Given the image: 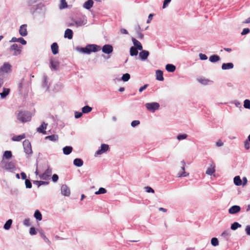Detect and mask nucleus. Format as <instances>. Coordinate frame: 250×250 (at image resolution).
Instances as JSON below:
<instances>
[{"instance_id":"obj_26","label":"nucleus","mask_w":250,"mask_h":250,"mask_svg":"<svg viewBox=\"0 0 250 250\" xmlns=\"http://www.w3.org/2000/svg\"><path fill=\"white\" fill-rule=\"evenodd\" d=\"M74 165L77 167H80L83 165V162L81 159L76 158L74 160Z\"/></svg>"},{"instance_id":"obj_11","label":"nucleus","mask_w":250,"mask_h":250,"mask_svg":"<svg viewBox=\"0 0 250 250\" xmlns=\"http://www.w3.org/2000/svg\"><path fill=\"white\" fill-rule=\"evenodd\" d=\"M86 23V20L83 19H79L78 20L74 21V23L70 24V26H72L74 25H76L77 26H81L82 25H84Z\"/></svg>"},{"instance_id":"obj_38","label":"nucleus","mask_w":250,"mask_h":250,"mask_svg":"<svg viewBox=\"0 0 250 250\" xmlns=\"http://www.w3.org/2000/svg\"><path fill=\"white\" fill-rule=\"evenodd\" d=\"M211 244L213 246H217L219 245V241L217 238L213 237L211 240Z\"/></svg>"},{"instance_id":"obj_53","label":"nucleus","mask_w":250,"mask_h":250,"mask_svg":"<svg viewBox=\"0 0 250 250\" xmlns=\"http://www.w3.org/2000/svg\"><path fill=\"white\" fill-rule=\"evenodd\" d=\"M250 30L248 28H244L242 32L241 33V34L242 35H246V34L249 33L250 32Z\"/></svg>"},{"instance_id":"obj_47","label":"nucleus","mask_w":250,"mask_h":250,"mask_svg":"<svg viewBox=\"0 0 250 250\" xmlns=\"http://www.w3.org/2000/svg\"><path fill=\"white\" fill-rule=\"evenodd\" d=\"M34 183L38 184V187H40L42 185H47L48 184V182L41 181H36L34 182Z\"/></svg>"},{"instance_id":"obj_19","label":"nucleus","mask_w":250,"mask_h":250,"mask_svg":"<svg viewBox=\"0 0 250 250\" xmlns=\"http://www.w3.org/2000/svg\"><path fill=\"white\" fill-rule=\"evenodd\" d=\"M51 50L52 53L54 55H56L59 52V46L58 44L56 42H54L52 44L51 46Z\"/></svg>"},{"instance_id":"obj_21","label":"nucleus","mask_w":250,"mask_h":250,"mask_svg":"<svg viewBox=\"0 0 250 250\" xmlns=\"http://www.w3.org/2000/svg\"><path fill=\"white\" fill-rule=\"evenodd\" d=\"M156 79L158 81H163L164 80L163 71L158 70L156 71Z\"/></svg>"},{"instance_id":"obj_24","label":"nucleus","mask_w":250,"mask_h":250,"mask_svg":"<svg viewBox=\"0 0 250 250\" xmlns=\"http://www.w3.org/2000/svg\"><path fill=\"white\" fill-rule=\"evenodd\" d=\"M10 89L7 88H3V91L0 93V97L2 99L5 98L9 93Z\"/></svg>"},{"instance_id":"obj_23","label":"nucleus","mask_w":250,"mask_h":250,"mask_svg":"<svg viewBox=\"0 0 250 250\" xmlns=\"http://www.w3.org/2000/svg\"><path fill=\"white\" fill-rule=\"evenodd\" d=\"M215 166L214 165H211L210 167H208L206 170V174L209 175H211L215 172Z\"/></svg>"},{"instance_id":"obj_59","label":"nucleus","mask_w":250,"mask_h":250,"mask_svg":"<svg viewBox=\"0 0 250 250\" xmlns=\"http://www.w3.org/2000/svg\"><path fill=\"white\" fill-rule=\"evenodd\" d=\"M148 86V84H145L143 86H142L140 88L139 91L140 92H142L144 90H145Z\"/></svg>"},{"instance_id":"obj_39","label":"nucleus","mask_w":250,"mask_h":250,"mask_svg":"<svg viewBox=\"0 0 250 250\" xmlns=\"http://www.w3.org/2000/svg\"><path fill=\"white\" fill-rule=\"evenodd\" d=\"M34 216L36 219H42V215L39 210L35 211Z\"/></svg>"},{"instance_id":"obj_40","label":"nucleus","mask_w":250,"mask_h":250,"mask_svg":"<svg viewBox=\"0 0 250 250\" xmlns=\"http://www.w3.org/2000/svg\"><path fill=\"white\" fill-rule=\"evenodd\" d=\"M241 225L237 222H234L231 226V229L232 230H235L238 228L241 227Z\"/></svg>"},{"instance_id":"obj_44","label":"nucleus","mask_w":250,"mask_h":250,"mask_svg":"<svg viewBox=\"0 0 250 250\" xmlns=\"http://www.w3.org/2000/svg\"><path fill=\"white\" fill-rule=\"evenodd\" d=\"M244 106L246 108L250 109V100H245L244 101Z\"/></svg>"},{"instance_id":"obj_33","label":"nucleus","mask_w":250,"mask_h":250,"mask_svg":"<svg viewBox=\"0 0 250 250\" xmlns=\"http://www.w3.org/2000/svg\"><path fill=\"white\" fill-rule=\"evenodd\" d=\"M234 183L236 186H240L242 185V180L239 176H235L234 178Z\"/></svg>"},{"instance_id":"obj_50","label":"nucleus","mask_w":250,"mask_h":250,"mask_svg":"<svg viewBox=\"0 0 250 250\" xmlns=\"http://www.w3.org/2000/svg\"><path fill=\"white\" fill-rule=\"evenodd\" d=\"M21 43L23 45H25L26 44V41L22 38H18V42Z\"/></svg>"},{"instance_id":"obj_63","label":"nucleus","mask_w":250,"mask_h":250,"mask_svg":"<svg viewBox=\"0 0 250 250\" xmlns=\"http://www.w3.org/2000/svg\"><path fill=\"white\" fill-rule=\"evenodd\" d=\"M144 37V35L142 33H141V32H138V35H137V38L140 39H142Z\"/></svg>"},{"instance_id":"obj_10","label":"nucleus","mask_w":250,"mask_h":250,"mask_svg":"<svg viewBox=\"0 0 250 250\" xmlns=\"http://www.w3.org/2000/svg\"><path fill=\"white\" fill-rule=\"evenodd\" d=\"M102 51L105 54H110L113 51V47L109 44H105L102 48Z\"/></svg>"},{"instance_id":"obj_5","label":"nucleus","mask_w":250,"mask_h":250,"mask_svg":"<svg viewBox=\"0 0 250 250\" xmlns=\"http://www.w3.org/2000/svg\"><path fill=\"white\" fill-rule=\"evenodd\" d=\"M21 47L19 46L17 44H13L11 46L10 49L11 51H14V52L13 53V55L17 56L21 54Z\"/></svg>"},{"instance_id":"obj_37","label":"nucleus","mask_w":250,"mask_h":250,"mask_svg":"<svg viewBox=\"0 0 250 250\" xmlns=\"http://www.w3.org/2000/svg\"><path fill=\"white\" fill-rule=\"evenodd\" d=\"M12 223V220H8L6 222L5 225H4V228L5 229H9L11 227V225Z\"/></svg>"},{"instance_id":"obj_1","label":"nucleus","mask_w":250,"mask_h":250,"mask_svg":"<svg viewBox=\"0 0 250 250\" xmlns=\"http://www.w3.org/2000/svg\"><path fill=\"white\" fill-rule=\"evenodd\" d=\"M17 119L21 123L29 122L31 119V115L29 112L27 111H19L17 114Z\"/></svg>"},{"instance_id":"obj_3","label":"nucleus","mask_w":250,"mask_h":250,"mask_svg":"<svg viewBox=\"0 0 250 250\" xmlns=\"http://www.w3.org/2000/svg\"><path fill=\"white\" fill-rule=\"evenodd\" d=\"M23 146L25 153L27 155H30L33 153L31 144L28 140H25L23 142Z\"/></svg>"},{"instance_id":"obj_14","label":"nucleus","mask_w":250,"mask_h":250,"mask_svg":"<svg viewBox=\"0 0 250 250\" xmlns=\"http://www.w3.org/2000/svg\"><path fill=\"white\" fill-rule=\"evenodd\" d=\"M181 169L183 171V172L181 173H178V177H186L188 175V173H187L185 171V167L186 166V163L184 161H182L181 162Z\"/></svg>"},{"instance_id":"obj_31","label":"nucleus","mask_w":250,"mask_h":250,"mask_svg":"<svg viewBox=\"0 0 250 250\" xmlns=\"http://www.w3.org/2000/svg\"><path fill=\"white\" fill-rule=\"evenodd\" d=\"M166 69L168 72H173L175 70L176 67L173 64H167L166 66Z\"/></svg>"},{"instance_id":"obj_62","label":"nucleus","mask_w":250,"mask_h":250,"mask_svg":"<svg viewBox=\"0 0 250 250\" xmlns=\"http://www.w3.org/2000/svg\"><path fill=\"white\" fill-rule=\"evenodd\" d=\"M121 33L123 34H128V32L125 29H121Z\"/></svg>"},{"instance_id":"obj_51","label":"nucleus","mask_w":250,"mask_h":250,"mask_svg":"<svg viewBox=\"0 0 250 250\" xmlns=\"http://www.w3.org/2000/svg\"><path fill=\"white\" fill-rule=\"evenodd\" d=\"M200 59L202 60H206L208 59L207 56L205 54L200 53L199 55Z\"/></svg>"},{"instance_id":"obj_41","label":"nucleus","mask_w":250,"mask_h":250,"mask_svg":"<svg viewBox=\"0 0 250 250\" xmlns=\"http://www.w3.org/2000/svg\"><path fill=\"white\" fill-rule=\"evenodd\" d=\"M67 7V4L65 0H61V4L60 5V9H63L66 8Z\"/></svg>"},{"instance_id":"obj_20","label":"nucleus","mask_w":250,"mask_h":250,"mask_svg":"<svg viewBox=\"0 0 250 250\" xmlns=\"http://www.w3.org/2000/svg\"><path fill=\"white\" fill-rule=\"evenodd\" d=\"M240 210V207L238 206H233L229 209V212L231 214L236 213Z\"/></svg>"},{"instance_id":"obj_48","label":"nucleus","mask_w":250,"mask_h":250,"mask_svg":"<svg viewBox=\"0 0 250 250\" xmlns=\"http://www.w3.org/2000/svg\"><path fill=\"white\" fill-rule=\"evenodd\" d=\"M29 233L31 235H35L37 234V231L34 227H31L30 229Z\"/></svg>"},{"instance_id":"obj_2","label":"nucleus","mask_w":250,"mask_h":250,"mask_svg":"<svg viewBox=\"0 0 250 250\" xmlns=\"http://www.w3.org/2000/svg\"><path fill=\"white\" fill-rule=\"evenodd\" d=\"M99 46L95 44H90L87 45L85 47L81 48L80 49L81 52L86 53L90 54L91 52H95L98 50V48Z\"/></svg>"},{"instance_id":"obj_16","label":"nucleus","mask_w":250,"mask_h":250,"mask_svg":"<svg viewBox=\"0 0 250 250\" xmlns=\"http://www.w3.org/2000/svg\"><path fill=\"white\" fill-rule=\"evenodd\" d=\"M47 125V124H45V123H43L42 124V125L37 128V131L40 133H42L43 134H46V131H45V129L46 128Z\"/></svg>"},{"instance_id":"obj_55","label":"nucleus","mask_w":250,"mask_h":250,"mask_svg":"<svg viewBox=\"0 0 250 250\" xmlns=\"http://www.w3.org/2000/svg\"><path fill=\"white\" fill-rule=\"evenodd\" d=\"M82 115L83 113L82 112H76L75 113V117L76 118H79L82 116Z\"/></svg>"},{"instance_id":"obj_30","label":"nucleus","mask_w":250,"mask_h":250,"mask_svg":"<svg viewBox=\"0 0 250 250\" xmlns=\"http://www.w3.org/2000/svg\"><path fill=\"white\" fill-rule=\"evenodd\" d=\"M220 57L216 55H212V56H210V57L209 58V61L212 62H217L220 61Z\"/></svg>"},{"instance_id":"obj_27","label":"nucleus","mask_w":250,"mask_h":250,"mask_svg":"<svg viewBox=\"0 0 250 250\" xmlns=\"http://www.w3.org/2000/svg\"><path fill=\"white\" fill-rule=\"evenodd\" d=\"M51 67V68L55 70H57L59 67V63L57 62H54L53 60L50 61Z\"/></svg>"},{"instance_id":"obj_52","label":"nucleus","mask_w":250,"mask_h":250,"mask_svg":"<svg viewBox=\"0 0 250 250\" xmlns=\"http://www.w3.org/2000/svg\"><path fill=\"white\" fill-rule=\"evenodd\" d=\"M140 124V121L138 120H135L132 122L131 126L133 127H135L138 125Z\"/></svg>"},{"instance_id":"obj_64","label":"nucleus","mask_w":250,"mask_h":250,"mask_svg":"<svg viewBox=\"0 0 250 250\" xmlns=\"http://www.w3.org/2000/svg\"><path fill=\"white\" fill-rule=\"evenodd\" d=\"M21 178H22V179H25V180L26 179V174L25 173L22 172L21 173Z\"/></svg>"},{"instance_id":"obj_60","label":"nucleus","mask_w":250,"mask_h":250,"mask_svg":"<svg viewBox=\"0 0 250 250\" xmlns=\"http://www.w3.org/2000/svg\"><path fill=\"white\" fill-rule=\"evenodd\" d=\"M223 143L221 141V140H218L216 143V146H222L223 145Z\"/></svg>"},{"instance_id":"obj_43","label":"nucleus","mask_w":250,"mask_h":250,"mask_svg":"<svg viewBox=\"0 0 250 250\" xmlns=\"http://www.w3.org/2000/svg\"><path fill=\"white\" fill-rule=\"evenodd\" d=\"M130 75L128 73L124 74L122 77V80L124 82H126L130 79Z\"/></svg>"},{"instance_id":"obj_8","label":"nucleus","mask_w":250,"mask_h":250,"mask_svg":"<svg viewBox=\"0 0 250 250\" xmlns=\"http://www.w3.org/2000/svg\"><path fill=\"white\" fill-rule=\"evenodd\" d=\"M52 174V169L50 167L45 171V172L40 176V178L43 180H47Z\"/></svg>"},{"instance_id":"obj_4","label":"nucleus","mask_w":250,"mask_h":250,"mask_svg":"<svg viewBox=\"0 0 250 250\" xmlns=\"http://www.w3.org/2000/svg\"><path fill=\"white\" fill-rule=\"evenodd\" d=\"M146 107L147 109L149 111L154 112L155 110L158 109L159 108V104L158 103H146L145 104Z\"/></svg>"},{"instance_id":"obj_17","label":"nucleus","mask_w":250,"mask_h":250,"mask_svg":"<svg viewBox=\"0 0 250 250\" xmlns=\"http://www.w3.org/2000/svg\"><path fill=\"white\" fill-rule=\"evenodd\" d=\"M61 192L64 196H69L70 193L69 188L66 185H62V186Z\"/></svg>"},{"instance_id":"obj_32","label":"nucleus","mask_w":250,"mask_h":250,"mask_svg":"<svg viewBox=\"0 0 250 250\" xmlns=\"http://www.w3.org/2000/svg\"><path fill=\"white\" fill-rule=\"evenodd\" d=\"M137 50H138L137 48L132 46L130 48V55L131 56H137L138 54V51Z\"/></svg>"},{"instance_id":"obj_42","label":"nucleus","mask_w":250,"mask_h":250,"mask_svg":"<svg viewBox=\"0 0 250 250\" xmlns=\"http://www.w3.org/2000/svg\"><path fill=\"white\" fill-rule=\"evenodd\" d=\"M106 192V190L103 188H100L97 191L95 192V194H104Z\"/></svg>"},{"instance_id":"obj_13","label":"nucleus","mask_w":250,"mask_h":250,"mask_svg":"<svg viewBox=\"0 0 250 250\" xmlns=\"http://www.w3.org/2000/svg\"><path fill=\"white\" fill-rule=\"evenodd\" d=\"M132 41L134 45V47L137 48L139 50H143V46L139 41L134 38H132Z\"/></svg>"},{"instance_id":"obj_56","label":"nucleus","mask_w":250,"mask_h":250,"mask_svg":"<svg viewBox=\"0 0 250 250\" xmlns=\"http://www.w3.org/2000/svg\"><path fill=\"white\" fill-rule=\"evenodd\" d=\"M245 231L247 235H250V226H247L246 227Z\"/></svg>"},{"instance_id":"obj_57","label":"nucleus","mask_w":250,"mask_h":250,"mask_svg":"<svg viewBox=\"0 0 250 250\" xmlns=\"http://www.w3.org/2000/svg\"><path fill=\"white\" fill-rule=\"evenodd\" d=\"M171 0H164L163 8H166L167 5L169 3Z\"/></svg>"},{"instance_id":"obj_6","label":"nucleus","mask_w":250,"mask_h":250,"mask_svg":"<svg viewBox=\"0 0 250 250\" xmlns=\"http://www.w3.org/2000/svg\"><path fill=\"white\" fill-rule=\"evenodd\" d=\"M11 67L12 66L9 63L5 62L0 67V71L5 73H10L12 71Z\"/></svg>"},{"instance_id":"obj_18","label":"nucleus","mask_w":250,"mask_h":250,"mask_svg":"<svg viewBox=\"0 0 250 250\" xmlns=\"http://www.w3.org/2000/svg\"><path fill=\"white\" fill-rule=\"evenodd\" d=\"M73 31L70 29H67L64 32V37L68 39H72L73 38Z\"/></svg>"},{"instance_id":"obj_15","label":"nucleus","mask_w":250,"mask_h":250,"mask_svg":"<svg viewBox=\"0 0 250 250\" xmlns=\"http://www.w3.org/2000/svg\"><path fill=\"white\" fill-rule=\"evenodd\" d=\"M142 51L139 53V57L142 60H146L149 56V53L146 50H141Z\"/></svg>"},{"instance_id":"obj_28","label":"nucleus","mask_w":250,"mask_h":250,"mask_svg":"<svg viewBox=\"0 0 250 250\" xmlns=\"http://www.w3.org/2000/svg\"><path fill=\"white\" fill-rule=\"evenodd\" d=\"M93 5V1L92 0H88L84 4V7L87 9H90Z\"/></svg>"},{"instance_id":"obj_61","label":"nucleus","mask_w":250,"mask_h":250,"mask_svg":"<svg viewBox=\"0 0 250 250\" xmlns=\"http://www.w3.org/2000/svg\"><path fill=\"white\" fill-rule=\"evenodd\" d=\"M153 15L152 14H150L148 16V19L147 21V23L150 22V21L152 20Z\"/></svg>"},{"instance_id":"obj_58","label":"nucleus","mask_w":250,"mask_h":250,"mask_svg":"<svg viewBox=\"0 0 250 250\" xmlns=\"http://www.w3.org/2000/svg\"><path fill=\"white\" fill-rule=\"evenodd\" d=\"M58 179H59V177L57 174H55L53 175L52 180L54 182H57L58 181Z\"/></svg>"},{"instance_id":"obj_29","label":"nucleus","mask_w":250,"mask_h":250,"mask_svg":"<svg viewBox=\"0 0 250 250\" xmlns=\"http://www.w3.org/2000/svg\"><path fill=\"white\" fill-rule=\"evenodd\" d=\"M72 149V147L70 146H66L63 147V152L65 155H68L71 153Z\"/></svg>"},{"instance_id":"obj_49","label":"nucleus","mask_w":250,"mask_h":250,"mask_svg":"<svg viewBox=\"0 0 250 250\" xmlns=\"http://www.w3.org/2000/svg\"><path fill=\"white\" fill-rule=\"evenodd\" d=\"M249 142L250 141L248 140H246L244 142L245 147L247 150L249 149L250 147V144Z\"/></svg>"},{"instance_id":"obj_9","label":"nucleus","mask_w":250,"mask_h":250,"mask_svg":"<svg viewBox=\"0 0 250 250\" xmlns=\"http://www.w3.org/2000/svg\"><path fill=\"white\" fill-rule=\"evenodd\" d=\"M4 164L3 168L7 170H12L15 169V166L14 164L12 162H3Z\"/></svg>"},{"instance_id":"obj_36","label":"nucleus","mask_w":250,"mask_h":250,"mask_svg":"<svg viewBox=\"0 0 250 250\" xmlns=\"http://www.w3.org/2000/svg\"><path fill=\"white\" fill-rule=\"evenodd\" d=\"M92 110V108L90 106L86 105L82 108V112L83 113H87Z\"/></svg>"},{"instance_id":"obj_34","label":"nucleus","mask_w":250,"mask_h":250,"mask_svg":"<svg viewBox=\"0 0 250 250\" xmlns=\"http://www.w3.org/2000/svg\"><path fill=\"white\" fill-rule=\"evenodd\" d=\"M45 139H49L52 141H56L58 139V136L57 135H52L50 136H46L45 138Z\"/></svg>"},{"instance_id":"obj_46","label":"nucleus","mask_w":250,"mask_h":250,"mask_svg":"<svg viewBox=\"0 0 250 250\" xmlns=\"http://www.w3.org/2000/svg\"><path fill=\"white\" fill-rule=\"evenodd\" d=\"M187 135L186 134H180L177 136V138L179 140H183L187 137Z\"/></svg>"},{"instance_id":"obj_54","label":"nucleus","mask_w":250,"mask_h":250,"mask_svg":"<svg viewBox=\"0 0 250 250\" xmlns=\"http://www.w3.org/2000/svg\"><path fill=\"white\" fill-rule=\"evenodd\" d=\"M145 189L147 192H148V193H149V192L154 193V190L151 187H145Z\"/></svg>"},{"instance_id":"obj_22","label":"nucleus","mask_w":250,"mask_h":250,"mask_svg":"<svg viewBox=\"0 0 250 250\" xmlns=\"http://www.w3.org/2000/svg\"><path fill=\"white\" fill-rule=\"evenodd\" d=\"M234 65L231 62L224 63L222 65V69L223 70H227L232 69L233 68Z\"/></svg>"},{"instance_id":"obj_7","label":"nucleus","mask_w":250,"mask_h":250,"mask_svg":"<svg viewBox=\"0 0 250 250\" xmlns=\"http://www.w3.org/2000/svg\"><path fill=\"white\" fill-rule=\"evenodd\" d=\"M109 149V146L108 145L103 144L101 145V149L96 151L95 155H101L103 153L106 152Z\"/></svg>"},{"instance_id":"obj_12","label":"nucleus","mask_w":250,"mask_h":250,"mask_svg":"<svg viewBox=\"0 0 250 250\" xmlns=\"http://www.w3.org/2000/svg\"><path fill=\"white\" fill-rule=\"evenodd\" d=\"M19 33L21 36H25L27 34V25L22 24L21 26Z\"/></svg>"},{"instance_id":"obj_45","label":"nucleus","mask_w":250,"mask_h":250,"mask_svg":"<svg viewBox=\"0 0 250 250\" xmlns=\"http://www.w3.org/2000/svg\"><path fill=\"white\" fill-rule=\"evenodd\" d=\"M25 186L26 188H30L32 187V184L30 181L28 179H26L25 181Z\"/></svg>"},{"instance_id":"obj_35","label":"nucleus","mask_w":250,"mask_h":250,"mask_svg":"<svg viewBox=\"0 0 250 250\" xmlns=\"http://www.w3.org/2000/svg\"><path fill=\"white\" fill-rule=\"evenodd\" d=\"M12 152L11 151H5L4 153V154H3V158H5V159H10L12 157Z\"/></svg>"},{"instance_id":"obj_25","label":"nucleus","mask_w":250,"mask_h":250,"mask_svg":"<svg viewBox=\"0 0 250 250\" xmlns=\"http://www.w3.org/2000/svg\"><path fill=\"white\" fill-rule=\"evenodd\" d=\"M25 138V135L24 134L18 135V136H14L12 138V140L13 141H20L21 140L24 139Z\"/></svg>"}]
</instances>
